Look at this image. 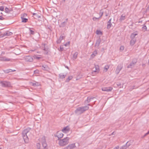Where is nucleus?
Masks as SVG:
<instances>
[{
	"mask_svg": "<svg viewBox=\"0 0 149 149\" xmlns=\"http://www.w3.org/2000/svg\"><path fill=\"white\" fill-rule=\"evenodd\" d=\"M69 140V138L67 137L64 138L63 139H61L59 141V144L61 146H64L68 143Z\"/></svg>",
	"mask_w": 149,
	"mask_h": 149,
	"instance_id": "f257e3e1",
	"label": "nucleus"
},
{
	"mask_svg": "<svg viewBox=\"0 0 149 149\" xmlns=\"http://www.w3.org/2000/svg\"><path fill=\"white\" fill-rule=\"evenodd\" d=\"M30 130V129H26L24 131V133L26 134L23 136V138L25 143H27L28 141V139L27 136L26 134Z\"/></svg>",
	"mask_w": 149,
	"mask_h": 149,
	"instance_id": "f03ea898",
	"label": "nucleus"
},
{
	"mask_svg": "<svg viewBox=\"0 0 149 149\" xmlns=\"http://www.w3.org/2000/svg\"><path fill=\"white\" fill-rule=\"evenodd\" d=\"M88 108H89L88 107L86 106L84 107L79 108L77 109L76 110V111H80L81 113H82L84 111L87 110L88 109Z\"/></svg>",
	"mask_w": 149,
	"mask_h": 149,
	"instance_id": "7ed1b4c3",
	"label": "nucleus"
},
{
	"mask_svg": "<svg viewBox=\"0 0 149 149\" xmlns=\"http://www.w3.org/2000/svg\"><path fill=\"white\" fill-rule=\"evenodd\" d=\"M92 70L93 72H99L100 70L99 66L97 65H95L94 67L93 68Z\"/></svg>",
	"mask_w": 149,
	"mask_h": 149,
	"instance_id": "20e7f679",
	"label": "nucleus"
},
{
	"mask_svg": "<svg viewBox=\"0 0 149 149\" xmlns=\"http://www.w3.org/2000/svg\"><path fill=\"white\" fill-rule=\"evenodd\" d=\"M75 147V144L73 143L68 145L67 146L64 148L63 149H73Z\"/></svg>",
	"mask_w": 149,
	"mask_h": 149,
	"instance_id": "39448f33",
	"label": "nucleus"
},
{
	"mask_svg": "<svg viewBox=\"0 0 149 149\" xmlns=\"http://www.w3.org/2000/svg\"><path fill=\"white\" fill-rule=\"evenodd\" d=\"M41 141L43 145V147H44V149H47V145L46 143L45 139V137H43L42 138Z\"/></svg>",
	"mask_w": 149,
	"mask_h": 149,
	"instance_id": "423d86ee",
	"label": "nucleus"
},
{
	"mask_svg": "<svg viewBox=\"0 0 149 149\" xmlns=\"http://www.w3.org/2000/svg\"><path fill=\"white\" fill-rule=\"evenodd\" d=\"M70 129L68 126L64 127L62 130V131L64 133H68L70 131Z\"/></svg>",
	"mask_w": 149,
	"mask_h": 149,
	"instance_id": "0eeeda50",
	"label": "nucleus"
},
{
	"mask_svg": "<svg viewBox=\"0 0 149 149\" xmlns=\"http://www.w3.org/2000/svg\"><path fill=\"white\" fill-rule=\"evenodd\" d=\"M57 136L59 138H62L63 136V134L60 132H58L57 133Z\"/></svg>",
	"mask_w": 149,
	"mask_h": 149,
	"instance_id": "6e6552de",
	"label": "nucleus"
},
{
	"mask_svg": "<svg viewBox=\"0 0 149 149\" xmlns=\"http://www.w3.org/2000/svg\"><path fill=\"white\" fill-rule=\"evenodd\" d=\"M112 89V88L110 87L109 89L106 88H102V90L103 91H111Z\"/></svg>",
	"mask_w": 149,
	"mask_h": 149,
	"instance_id": "1a4fd4ad",
	"label": "nucleus"
},
{
	"mask_svg": "<svg viewBox=\"0 0 149 149\" xmlns=\"http://www.w3.org/2000/svg\"><path fill=\"white\" fill-rule=\"evenodd\" d=\"M26 60L27 61L31 62L33 60L32 58L30 56H28L26 57Z\"/></svg>",
	"mask_w": 149,
	"mask_h": 149,
	"instance_id": "9d476101",
	"label": "nucleus"
},
{
	"mask_svg": "<svg viewBox=\"0 0 149 149\" xmlns=\"http://www.w3.org/2000/svg\"><path fill=\"white\" fill-rule=\"evenodd\" d=\"M109 68V66L108 65H106L104 69V72H107Z\"/></svg>",
	"mask_w": 149,
	"mask_h": 149,
	"instance_id": "9b49d317",
	"label": "nucleus"
},
{
	"mask_svg": "<svg viewBox=\"0 0 149 149\" xmlns=\"http://www.w3.org/2000/svg\"><path fill=\"white\" fill-rule=\"evenodd\" d=\"M22 19V22H26L28 21V19L23 18L22 17H21Z\"/></svg>",
	"mask_w": 149,
	"mask_h": 149,
	"instance_id": "f8f14e48",
	"label": "nucleus"
},
{
	"mask_svg": "<svg viewBox=\"0 0 149 149\" xmlns=\"http://www.w3.org/2000/svg\"><path fill=\"white\" fill-rule=\"evenodd\" d=\"M138 34L136 32H135L133 33H132L131 35V37L132 38H134Z\"/></svg>",
	"mask_w": 149,
	"mask_h": 149,
	"instance_id": "ddd939ff",
	"label": "nucleus"
},
{
	"mask_svg": "<svg viewBox=\"0 0 149 149\" xmlns=\"http://www.w3.org/2000/svg\"><path fill=\"white\" fill-rule=\"evenodd\" d=\"M34 58L36 59H39L41 58V57L35 55L33 56Z\"/></svg>",
	"mask_w": 149,
	"mask_h": 149,
	"instance_id": "4468645a",
	"label": "nucleus"
},
{
	"mask_svg": "<svg viewBox=\"0 0 149 149\" xmlns=\"http://www.w3.org/2000/svg\"><path fill=\"white\" fill-rule=\"evenodd\" d=\"M135 42V41L134 40H132L130 41V44L131 45H134Z\"/></svg>",
	"mask_w": 149,
	"mask_h": 149,
	"instance_id": "2eb2a0df",
	"label": "nucleus"
},
{
	"mask_svg": "<svg viewBox=\"0 0 149 149\" xmlns=\"http://www.w3.org/2000/svg\"><path fill=\"white\" fill-rule=\"evenodd\" d=\"M111 23L110 22H108V24H107V28L109 29L111 28Z\"/></svg>",
	"mask_w": 149,
	"mask_h": 149,
	"instance_id": "dca6fc26",
	"label": "nucleus"
},
{
	"mask_svg": "<svg viewBox=\"0 0 149 149\" xmlns=\"http://www.w3.org/2000/svg\"><path fill=\"white\" fill-rule=\"evenodd\" d=\"M97 54V52L96 51H94L93 53L91 55L92 57H94Z\"/></svg>",
	"mask_w": 149,
	"mask_h": 149,
	"instance_id": "f3484780",
	"label": "nucleus"
},
{
	"mask_svg": "<svg viewBox=\"0 0 149 149\" xmlns=\"http://www.w3.org/2000/svg\"><path fill=\"white\" fill-rule=\"evenodd\" d=\"M96 33L97 34H102V32L100 30H97L96 32Z\"/></svg>",
	"mask_w": 149,
	"mask_h": 149,
	"instance_id": "a211bd4d",
	"label": "nucleus"
},
{
	"mask_svg": "<svg viewBox=\"0 0 149 149\" xmlns=\"http://www.w3.org/2000/svg\"><path fill=\"white\" fill-rule=\"evenodd\" d=\"M2 60L4 61H8L10 60V59L6 58H3Z\"/></svg>",
	"mask_w": 149,
	"mask_h": 149,
	"instance_id": "6ab92c4d",
	"label": "nucleus"
},
{
	"mask_svg": "<svg viewBox=\"0 0 149 149\" xmlns=\"http://www.w3.org/2000/svg\"><path fill=\"white\" fill-rule=\"evenodd\" d=\"M5 12L7 13H8L9 12L10 10L8 8H6L5 9Z\"/></svg>",
	"mask_w": 149,
	"mask_h": 149,
	"instance_id": "aec40b11",
	"label": "nucleus"
},
{
	"mask_svg": "<svg viewBox=\"0 0 149 149\" xmlns=\"http://www.w3.org/2000/svg\"><path fill=\"white\" fill-rule=\"evenodd\" d=\"M4 7L3 6H0V10L3 11L4 10Z\"/></svg>",
	"mask_w": 149,
	"mask_h": 149,
	"instance_id": "412c9836",
	"label": "nucleus"
},
{
	"mask_svg": "<svg viewBox=\"0 0 149 149\" xmlns=\"http://www.w3.org/2000/svg\"><path fill=\"white\" fill-rule=\"evenodd\" d=\"M4 19V18L2 16H0V20H3Z\"/></svg>",
	"mask_w": 149,
	"mask_h": 149,
	"instance_id": "4be33fe9",
	"label": "nucleus"
},
{
	"mask_svg": "<svg viewBox=\"0 0 149 149\" xmlns=\"http://www.w3.org/2000/svg\"><path fill=\"white\" fill-rule=\"evenodd\" d=\"M124 49V47L123 46H121L120 48V49L121 50H123Z\"/></svg>",
	"mask_w": 149,
	"mask_h": 149,
	"instance_id": "5701e85b",
	"label": "nucleus"
},
{
	"mask_svg": "<svg viewBox=\"0 0 149 149\" xmlns=\"http://www.w3.org/2000/svg\"><path fill=\"white\" fill-rule=\"evenodd\" d=\"M37 146H38V149H40V144L39 143H38L37 144Z\"/></svg>",
	"mask_w": 149,
	"mask_h": 149,
	"instance_id": "b1692460",
	"label": "nucleus"
},
{
	"mask_svg": "<svg viewBox=\"0 0 149 149\" xmlns=\"http://www.w3.org/2000/svg\"><path fill=\"white\" fill-rule=\"evenodd\" d=\"M77 54L75 53V54H74V57L75 58H76L77 57Z\"/></svg>",
	"mask_w": 149,
	"mask_h": 149,
	"instance_id": "393cba45",
	"label": "nucleus"
},
{
	"mask_svg": "<svg viewBox=\"0 0 149 149\" xmlns=\"http://www.w3.org/2000/svg\"><path fill=\"white\" fill-rule=\"evenodd\" d=\"M72 76L69 77L68 78V80H70L71 79H72Z\"/></svg>",
	"mask_w": 149,
	"mask_h": 149,
	"instance_id": "a878e982",
	"label": "nucleus"
},
{
	"mask_svg": "<svg viewBox=\"0 0 149 149\" xmlns=\"http://www.w3.org/2000/svg\"><path fill=\"white\" fill-rule=\"evenodd\" d=\"M126 149V147L124 146V147H123L121 149Z\"/></svg>",
	"mask_w": 149,
	"mask_h": 149,
	"instance_id": "bb28decb",
	"label": "nucleus"
},
{
	"mask_svg": "<svg viewBox=\"0 0 149 149\" xmlns=\"http://www.w3.org/2000/svg\"><path fill=\"white\" fill-rule=\"evenodd\" d=\"M148 134H149V131L147 133H146L145 134V136H146V135Z\"/></svg>",
	"mask_w": 149,
	"mask_h": 149,
	"instance_id": "cd10ccee",
	"label": "nucleus"
},
{
	"mask_svg": "<svg viewBox=\"0 0 149 149\" xmlns=\"http://www.w3.org/2000/svg\"><path fill=\"white\" fill-rule=\"evenodd\" d=\"M36 13H33V15H36Z\"/></svg>",
	"mask_w": 149,
	"mask_h": 149,
	"instance_id": "c85d7f7f",
	"label": "nucleus"
},
{
	"mask_svg": "<svg viewBox=\"0 0 149 149\" xmlns=\"http://www.w3.org/2000/svg\"><path fill=\"white\" fill-rule=\"evenodd\" d=\"M144 27L145 28H146V26H144V27Z\"/></svg>",
	"mask_w": 149,
	"mask_h": 149,
	"instance_id": "c756f323",
	"label": "nucleus"
},
{
	"mask_svg": "<svg viewBox=\"0 0 149 149\" xmlns=\"http://www.w3.org/2000/svg\"><path fill=\"white\" fill-rule=\"evenodd\" d=\"M58 41H57V42H58Z\"/></svg>",
	"mask_w": 149,
	"mask_h": 149,
	"instance_id": "7c9ffc66",
	"label": "nucleus"
},
{
	"mask_svg": "<svg viewBox=\"0 0 149 149\" xmlns=\"http://www.w3.org/2000/svg\"><path fill=\"white\" fill-rule=\"evenodd\" d=\"M24 15H26V14H24Z\"/></svg>",
	"mask_w": 149,
	"mask_h": 149,
	"instance_id": "2f4dec72",
	"label": "nucleus"
},
{
	"mask_svg": "<svg viewBox=\"0 0 149 149\" xmlns=\"http://www.w3.org/2000/svg\"><path fill=\"white\" fill-rule=\"evenodd\" d=\"M68 44L69 45V42H68Z\"/></svg>",
	"mask_w": 149,
	"mask_h": 149,
	"instance_id": "473e14b6",
	"label": "nucleus"
},
{
	"mask_svg": "<svg viewBox=\"0 0 149 149\" xmlns=\"http://www.w3.org/2000/svg\"><path fill=\"white\" fill-rule=\"evenodd\" d=\"M65 46H66V44H65Z\"/></svg>",
	"mask_w": 149,
	"mask_h": 149,
	"instance_id": "72a5a7b5",
	"label": "nucleus"
}]
</instances>
